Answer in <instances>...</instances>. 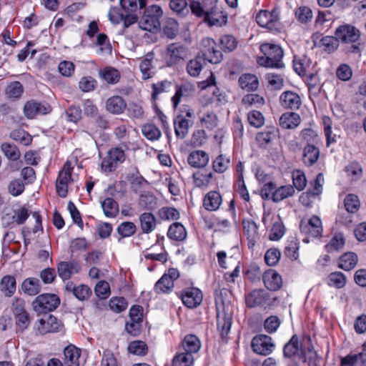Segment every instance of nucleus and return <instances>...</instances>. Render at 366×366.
<instances>
[{
    "label": "nucleus",
    "mask_w": 366,
    "mask_h": 366,
    "mask_svg": "<svg viewBox=\"0 0 366 366\" xmlns=\"http://www.w3.org/2000/svg\"><path fill=\"white\" fill-rule=\"evenodd\" d=\"M27 119H34L38 114H46L50 112V107L36 100L27 101L23 109Z\"/></svg>",
    "instance_id": "obj_12"
},
{
    "label": "nucleus",
    "mask_w": 366,
    "mask_h": 366,
    "mask_svg": "<svg viewBox=\"0 0 366 366\" xmlns=\"http://www.w3.org/2000/svg\"><path fill=\"white\" fill-rule=\"evenodd\" d=\"M300 228L302 233L312 237L321 236L323 231L322 221L320 218L316 215H313L307 221H301Z\"/></svg>",
    "instance_id": "obj_11"
},
{
    "label": "nucleus",
    "mask_w": 366,
    "mask_h": 366,
    "mask_svg": "<svg viewBox=\"0 0 366 366\" xmlns=\"http://www.w3.org/2000/svg\"><path fill=\"white\" fill-rule=\"evenodd\" d=\"M260 51L263 56L258 59L259 65L278 69L284 66V64L282 61L284 53L282 49L279 45L264 43L260 46Z\"/></svg>",
    "instance_id": "obj_2"
},
{
    "label": "nucleus",
    "mask_w": 366,
    "mask_h": 366,
    "mask_svg": "<svg viewBox=\"0 0 366 366\" xmlns=\"http://www.w3.org/2000/svg\"><path fill=\"white\" fill-rule=\"evenodd\" d=\"M164 34L169 39L175 38L179 33V24L173 18H168L166 20L163 28Z\"/></svg>",
    "instance_id": "obj_47"
},
{
    "label": "nucleus",
    "mask_w": 366,
    "mask_h": 366,
    "mask_svg": "<svg viewBox=\"0 0 366 366\" xmlns=\"http://www.w3.org/2000/svg\"><path fill=\"white\" fill-rule=\"evenodd\" d=\"M119 4L124 12L134 13L138 8L145 7L147 0H120Z\"/></svg>",
    "instance_id": "obj_40"
},
{
    "label": "nucleus",
    "mask_w": 366,
    "mask_h": 366,
    "mask_svg": "<svg viewBox=\"0 0 366 366\" xmlns=\"http://www.w3.org/2000/svg\"><path fill=\"white\" fill-rule=\"evenodd\" d=\"M59 304L60 300L57 295L45 293L35 298L32 302V307L36 312L41 314L54 310Z\"/></svg>",
    "instance_id": "obj_6"
},
{
    "label": "nucleus",
    "mask_w": 366,
    "mask_h": 366,
    "mask_svg": "<svg viewBox=\"0 0 366 366\" xmlns=\"http://www.w3.org/2000/svg\"><path fill=\"white\" fill-rule=\"evenodd\" d=\"M251 346L255 353L262 355H268L274 348L272 339L266 335H258L254 337Z\"/></svg>",
    "instance_id": "obj_10"
},
{
    "label": "nucleus",
    "mask_w": 366,
    "mask_h": 366,
    "mask_svg": "<svg viewBox=\"0 0 366 366\" xmlns=\"http://www.w3.org/2000/svg\"><path fill=\"white\" fill-rule=\"evenodd\" d=\"M10 137L12 139L15 140L16 142H19L25 146L29 145L32 141L31 135H29L26 131L21 129L12 131L10 134Z\"/></svg>",
    "instance_id": "obj_52"
},
{
    "label": "nucleus",
    "mask_w": 366,
    "mask_h": 366,
    "mask_svg": "<svg viewBox=\"0 0 366 366\" xmlns=\"http://www.w3.org/2000/svg\"><path fill=\"white\" fill-rule=\"evenodd\" d=\"M167 236L172 240L182 241L187 237V232L182 224L175 222L169 227Z\"/></svg>",
    "instance_id": "obj_35"
},
{
    "label": "nucleus",
    "mask_w": 366,
    "mask_h": 366,
    "mask_svg": "<svg viewBox=\"0 0 366 366\" xmlns=\"http://www.w3.org/2000/svg\"><path fill=\"white\" fill-rule=\"evenodd\" d=\"M299 350V341L296 335H293L290 340L285 345L283 352L287 357H291Z\"/></svg>",
    "instance_id": "obj_62"
},
{
    "label": "nucleus",
    "mask_w": 366,
    "mask_h": 366,
    "mask_svg": "<svg viewBox=\"0 0 366 366\" xmlns=\"http://www.w3.org/2000/svg\"><path fill=\"white\" fill-rule=\"evenodd\" d=\"M244 232L249 239V244L254 245L258 238V227L254 221H243Z\"/></svg>",
    "instance_id": "obj_37"
},
{
    "label": "nucleus",
    "mask_w": 366,
    "mask_h": 366,
    "mask_svg": "<svg viewBox=\"0 0 366 366\" xmlns=\"http://www.w3.org/2000/svg\"><path fill=\"white\" fill-rule=\"evenodd\" d=\"M347 284V277L341 272H334L328 277V285L337 289L343 288Z\"/></svg>",
    "instance_id": "obj_45"
},
{
    "label": "nucleus",
    "mask_w": 366,
    "mask_h": 366,
    "mask_svg": "<svg viewBox=\"0 0 366 366\" xmlns=\"http://www.w3.org/2000/svg\"><path fill=\"white\" fill-rule=\"evenodd\" d=\"M335 36H337V39L342 43L352 44L350 46L345 48L347 53L360 52V44L356 43L360 37V32L355 26L349 24L340 26L337 28Z\"/></svg>",
    "instance_id": "obj_4"
},
{
    "label": "nucleus",
    "mask_w": 366,
    "mask_h": 366,
    "mask_svg": "<svg viewBox=\"0 0 366 366\" xmlns=\"http://www.w3.org/2000/svg\"><path fill=\"white\" fill-rule=\"evenodd\" d=\"M345 244V239L342 233L335 234L330 239V242L326 244L327 252H332L339 251L342 249Z\"/></svg>",
    "instance_id": "obj_46"
},
{
    "label": "nucleus",
    "mask_w": 366,
    "mask_h": 366,
    "mask_svg": "<svg viewBox=\"0 0 366 366\" xmlns=\"http://www.w3.org/2000/svg\"><path fill=\"white\" fill-rule=\"evenodd\" d=\"M312 61L306 55L295 56L293 59V66L295 72L300 76H305L307 70L310 69Z\"/></svg>",
    "instance_id": "obj_28"
},
{
    "label": "nucleus",
    "mask_w": 366,
    "mask_h": 366,
    "mask_svg": "<svg viewBox=\"0 0 366 366\" xmlns=\"http://www.w3.org/2000/svg\"><path fill=\"white\" fill-rule=\"evenodd\" d=\"M320 150L313 144H307L302 152V162L306 166H312L319 159Z\"/></svg>",
    "instance_id": "obj_25"
},
{
    "label": "nucleus",
    "mask_w": 366,
    "mask_h": 366,
    "mask_svg": "<svg viewBox=\"0 0 366 366\" xmlns=\"http://www.w3.org/2000/svg\"><path fill=\"white\" fill-rule=\"evenodd\" d=\"M194 356L178 349L177 353L173 357L172 366H192Z\"/></svg>",
    "instance_id": "obj_36"
},
{
    "label": "nucleus",
    "mask_w": 366,
    "mask_h": 366,
    "mask_svg": "<svg viewBox=\"0 0 366 366\" xmlns=\"http://www.w3.org/2000/svg\"><path fill=\"white\" fill-rule=\"evenodd\" d=\"M81 269L80 264L75 261L61 262L57 265V272L63 280H67L71 276L79 273Z\"/></svg>",
    "instance_id": "obj_14"
},
{
    "label": "nucleus",
    "mask_w": 366,
    "mask_h": 366,
    "mask_svg": "<svg viewBox=\"0 0 366 366\" xmlns=\"http://www.w3.org/2000/svg\"><path fill=\"white\" fill-rule=\"evenodd\" d=\"M222 202L220 194L217 191L209 192L204 197L203 206L208 211L217 210Z\"/></svg>",
    "instance_id": "obj_22"
},
{
    "label": "nucleus",
    "mask_w": 366,
    "mask_h": 366,
    "mask_svg": "<svg viewBox=\"0 0 366 366\" xmlns=\"http://www.w3.org/2000/svg\"><path fill=\"white\" fill-rule=\"evenodd\" d=\"M140 228L143 233L149 234L152 232L157 227V219L151 212H144L139 217Z\"/></svg>",
    "instance_id": "obj_23"
},
{
    "label": "nucleus",
    "mask_w": 366,
    "mask_h": 366,
    "mask_svg": "<svg viewBox=\"0 0 366 366\" xmlns=\"http://www.w3.org/2000/svg\"><path fill=\"white\" fill-rule=\"evenodd\" d=\"M152 98L155 100L158 96L164 92H168L172 87V83L167 80L159 81L152 85Z\"/></svg>",
    "instance_id": "obj_53"
},
{
    "label": "nucleus",
    "mask_w": 366,
    "mask_h": 366,
    "mask_svg": "<svg viewBox=\"0 0 366 366\" xmlns=\"http://www.w3.org/2000/svg\"><path fill=\"white\" fill-rule=\"evenodd\" d=\"M299 242L295 237H292L287 240L285 247V255L291 260H296L299 257Z\"/></svg>",
    "instance_id": "obj_39"
},
{
    "label": "nucleus",
    "mask_w": 366,
    "mask_h": 366,
    "mask_svg": "<svg viewBox=\"0 0 366 366\" xmlns=\"http://www.w3.org/2000/svg\"><path fill=\"white\" fill-rule=\"evenodd\" d=\"M174 124L176 136L184 139L189 132V121L182 115H178L174 120Z\"/></svg>",
    "instance_id": "obj_31"
},
{
    "label": "nucleus",
    "mask_w": 366,
    "mask_h": 366,
    "mask_svg": "<svg viewBox=\"0 0 366 366\" xmlns=\"http://www.w3.org/2000/svg\"><path fill=\"white\" fill-rule=\"evenodd\" d=\"M229 157L220 154L213 161L212 167L216 172L223 173L229 168Z\"/></svg>",
    "instance_id": "obj_51"
},
{
    "label": "nucleus",
    "mask_w": 366,
    "mask_h": 366,
    "mask_svg": "<svg viewBox=\"0 0 366 366\" xmlns=\"http://www.w3.org/2000/svg\"><path fill=\"white\" fill-rule=\"evenodd\" d=\"M155 54L153 51L148 52L139 64V69L142 73V78L144 80L152 78L155 74L154 65L153 64Z\"/></svg>",
    "instance_id": "obj_17"
},
{
    "label": "nucleus",
    "mask_w": 366,
    "mask_h": 366,
    "mask_svg": "<svg viewBox=\"0 0 366 366\" xmlns=\"http://www.w3.org/2000/svg\"><path fill=\"white\" fill-rule=\"evenodd\" d=\"M269 300V293L264 290H254L245 297L246 304L249 307L264 305Z\"/></svg>",
    "instance_id": "obj_15"
},
{
    "label": "nucleus",
    "mask_w": 366,
    "mask_h": 366,
    "mask_svg": "<svg viewBox=\"0 0 366 366\" xmlns=\"http://www.w3.org/2000/svg\"><path fill=\"white\" fill-rule=\"evenodd\" d=\"M128 351L133 355L143 356L147 352V346L143 341H133L129 343Z\"/></svg>",
    "instance_id": "obj_61"
},
{
    "label": "nucleus",
    "mask_w": 366,
    "mask_h": 366,
    "mask_svg": "<svg viewBox=\"0 0 366 366\" xmlns=\"http://www.w3.org/2000/svg\"><path fill=\"white\" fill-rule=\"evenodd\" d=\"M263 281L265 287L271 291L279 290L282 284L281 276L272 269L268 270L264 274Z\"/></svg>",
    "instance_id": "obj_20"
},
{
    "label": "nucleus",
    "mask_w": 366,
    "mask_h": 366,
    "mask_svg": "<svg viewBox=\"0 0 366 366\" xmlns=\"http://www.w3.org/2000/svg\"><path fill=\"white\" fill-rule=\"evenodd\" d=\"M192 13L199 18L203 19L204 21L208 22L210 25H215L219 23V18L222 16L219 9H216L204 1L203 4L199 1H192L189 5Z\"/></svg>",
    "instance_id": "obj_5"
},
{
    "label": "nucleus",
    "mask_w": 366,
    "mask_h": 366,
    "mask_svg": "<svg viewBox=\"0 0 366 366\" xmlns=\"http://www.w3.org/2000/svg\"><path fill=\"white\" fill-rule=\"evenodd\" d=\"M171 9L180 16H185L189 12L188 4L186 0H171Z\"/></svg>",
    "instance_id": "obj_60"
},
{
    "label": "nucleus",
    "mask_w": 366,
    "mask_h": 366,
    "mask_svg": "<svg viewBox=\"0 0 366 366\" xmlns=\"http://www.w3.org/2000/svg\"><path fill=\"white\" fill-rule=\"evenodd\" d=\"M1 149L4 154L11 161H17L21 156L19 150L14 144L3 143Z\"/></svg>",
    "instance_id": "obj_48"
},
{
    "label": "nucleus",
    "mask_w": 366,
    "mask_h": 366,
    "mask_svg": "<svg viewBox=\"0 0 366 366\" xmlns=\"http://www.w3.org/2000/svg\"><path fill=\"white\" fill-rule=\"evenodd\" d=\"M222 49L225 51H232L237 46V41L232 35H224L220 39Z\"/></svg>",
    "instance_id": "obj_64"
},
{
    "label": "nucleus",
    "mask_w": 366,
    "mask_h": 366,
    "mask_svg": "<svg viewBox=\"0 0 366 366\" xmlns=\"http://www.w3.org/2000/svg\"><path fill=\"white\" fill-rule=\"evenodd\" d=\"M217 327L223 340L227 339L233 320V310L229 302L222 299L216 300Z\"/></svg>",
    "instance_id": "obj_1"
},
{
    "label": "nucleus",
    "mask_w": 366,
    "mask_h": 366,
    "mask_svg": "<svg viewBox=\"0 0 366 366\" xmlns=\"http://www.w3.org/2000/svg\"><path fill=\"white\" fill-rule=\"evenodd\" d=\"M117 230L122 237H129L135 234L137 227L132 222H124L118 226Z\"/></svg>",
    "instance_id": "obj_54"
},
{
    "label": "nucleus",
    "mask_w": 366,
    "mask_h": 366,
    "mask_svg": "<svg viewBox=\"0 0 366 366\" xmlns=\"http://www.w3.org/2000/svg\"><path fill=\"white\" fill-rule=\"evenodd\" d=\"M24 93V86L20 81H12L5 89V94L8 99H18Z\"/></svg>",
    "instance_id": "obj_38"
},
{
    "label": "nucleus",
    "mask_w": 366,
    "mask_h": 366,
    "mask_svg": "<svg viewBox=\"0 0 366 366\" xmlns=\"http://www.w3.org/2000/svg\"><path fill=\"white\" fill-rule=\"evenodd\" d=\"M23 292L30 296H34L41 290L40 282L37 278L29 277L24 280L21 284Z\"/></svg>",
    "instance_id": "obj_30"
},
{
    "label": "nucleus",
    "mask_w": 366,
    "mask_h": 366,
    "mask_svg": "<svg viewBox=\"0 0 366 366\" xmlns=\"http://www.w3.org/2000/svg\"><path fill=\"white\" fill-rule=\"evenodd\" d=\"M174 287V282L169 280V277L163 275L155 284L154 290L157 293H165Z\"/></svg>",
    "instance_id": "obj_59"
},
{
    "label": "nucleus",
    "mask_w": 366,
    "mask_h": 366,
    "mask_svg": "<svg viewBox=\"0 0 366 366\" xmlns=\"http://www.w3.org/2000/svg\"><path fill=\"white\" fill-rule=\"evenodd\" d=\"M280 102L282 107L290 109H297L301 105L300 97L291 91L284 92L280 97Z\"/></svg>",
    "instance_id": "obj_18"
},
{
    "label": "nucleus",
    "mask_w": 366,
    "mask_h": 366,
    "mask_svg": "<svg viewBox=\"0 0 366 366\" xmlns=\"http://www.w3.org/2000/svg\"><path fill=\"white\" fill-rule=\"evenodd\" d=\"M124 160L125 154L122 149L119 147L112 148L109 150L107 157L102 162V169L104 172H111Z\"/></svg>",
    "instance_id": "obj_8"
},
{
    "label": "nucleus",
    "mask_w": 366,
    "mask_h": 366,
    "mask_svg": "<svg viewBox=\"0 0 366 366\" xmlns=\"http://www.w3.org/2000/svg\"><path fill=\"white\" fill-rule=\"evenodd\" d=\"M142 16L138 24L141 29L148 31H154L160 27V19L163 15L162 8L156 4L144 7Z\"/></svg>",
    "instance_id": "obj_3"
},
{
    "label": "nucleus",
    "mask_w": 366,
    "mask_h": 366,
    "mask_svg": "<svg viewBox=\"0 0 366 366\" xmlns=\"http://www.w3.org/2000/svg\"><path fill=\"white\" fill-rule=\"evenodd\" d=\"M200 347L201 343L199 338L196 335H189L184 338L178 349L193 355L200 350Z\"/></svg>",
    "instance_id": "obj_19"
},
{
    "label": "nucleus",
    "mask_w": 366,
    "mask_h": 366,
    "mask_svg": "<svg viewBox=\"0 0 366 366\" xmlns=\"http://www.w3.org/2000/svg\"><path fill=\"white\" fill-rule=\"evenodd\" d=\"M101 204L106 217L113 218L118 214L119 205L113 198L107 197L101 202Z\"/></svg>",
    "instance_id": "obj_34"
},
{
    "label": "nucleus",
    "mask_w": 366,
    "mask_h": 366,
    "mask_svg": "<svg viewBox=\"0 0 366 366\" xmlns=\"http://www.w3.org/2000/svg\"><path fill=\"white\" fill-rule=\"evenodd\" d=\"M247 120L249 124L255 128H259L264 124V116L260 112L257 110H253L248 113Z\"/></svg>",
    "instance_id": "obj_63"
},
{
    "label": "nucleus",
    "mask_w": 366,
    "mask_h": 366,
    "mask_svg": "<svg viewBox=\"0 0 366 366\" xmlns=\"http://www.w3.org/2000/svg\"><path fill=\"white\" fill-rule=\"evenodd\" d=\"M280 125L286 129H293L297 127L300 122V116L295 112H285L280 118Z\"/></svg>",
    "instance_id": "obj_24"
},
{
    "label": "nucleus",
    "mask_w": 366,
    "mask_h": 366,
    "mask_svg": "<svg viewBox=\"0 0 366 366\" xmlns=\"http://www.w3.org/2000/svg\"><path fill=\"white\" fill-rule=\"evenodd\" d=\"M106 108L110 113L119 114L124 111L126 103L122 97L113 96L107 99Z\"/></svg>",
    "instance_id": "obj_27"
},
{
    "label": "nucleus",
    "mask_w": 366,
    "mask_h": 366,
    "mask_svg": "<svg viewBox=\"0 0 366 366\" xmlns=\"http://www.w3.org/2000/svg\"><path fill=\"white\" fill-rule=\"evenodd\" d=\"M79 89L83 92H90L97 87V81L90 76H83L79 81Z\"/></svg>",
    "instance_id": "obj_50"
},
{
    "label": "nucleus",
    "mask_w": 366,
    "mask_h": 366,
    "mask_svg": "<svg viewBox=\"0 0 366 366\" xmlns=\"http://www.w3.org/2000/svg\"><path fill=\"white\" fill-rule=\"evenodd\" d=\"M187 48L179 43L169 44L166 49L165 59L167 64L172 66L187 58Z\"/></svg>",
    "instance_id": "obj_7"
},
{
    "label": "nucleus",
    "mask_w": 366,
    "mask_h": 366,
    "mask_svg": "<svg viewBox=\"0 0 366 366\" xmlns=\"http://www.w3.org/2000/svg\"><path fill=\"white\" fill-rule=\"evenodd\" d=\"M242 104L245 107L252 106H262L264 104V99L257 94H249L245 95L242 99Z\"/></svg>",
    "instance_id": "obj_56"
},
{
    "label": "nucleus",
    "mask_w": 366,
    "mask_h": 366,
    "mask_svg": "<svg viewBox=\"0 0 366 366\" xmlns=\"http://www.w3.org/2000/svg\"><path fill=\"white\" fill-rule=\"evenodd\" d=\"M344 203L345 209L349 213H355L358 211L360 206L357 196L352 194L346 196Z\"/></svg>",
    "instance_id": "obj_57"
},
{
    "label": "nucleus",
    "mask_w": 366,
    "mask_h": 366,
    "mask_svg": "<svg viewBox=\"0 0 366 366\" xmlns=\"http://www.w3.org/2000/svg\"><path fill=\"white\" fill-rule=\"evenodd\" d=\"M204 64V59L202 56L198 55L187 63V71L190 76L197 77L199 75Z\"/></svg>",
    "instance_id": "obj_32"
},
{
    "label": "nucleus",
    "mask_w": 366,
    "mask_h": 366,
    "mask_svg": "<svg viewBox=\"0 0 366 366\" xmlns=\"http://www.w3.org/2000/svg\"><path fill=\"white\" fill-rule=\"evenodd\" d=\"M143 135L149 140H157L161 137V132L159 128L153 124H147L142 127Z\"/></svg>",
    "instance_id": "obj_49"
},
{
    "label": "nucleus",
    "mask_w": 366,
    "mask_h": 366,
    "mask_svg": "<svg viewBox=\"0 0 366 366\" xmlns=\"http://www.w3.org/2000/svg\"><path fill=\"white\" fill-rule=\"evenodd\" d=\"M358 257L355 252H345L339 258L338 267L345 271H350L356 267Z\"/></svg>",
    "instance_id": "obj_26"
},
{
    "label": "nucleus",
    "mask_w": 366,
    "mask_h": 366,
    "mask_svg": "<svg viewBox=\"0 0 366 366\" xmlns=\"http://www.w3.org/2000/svg\"><path fill=\"white\" fill-rule=\"evenodd\" d=\"M16 280L13 276L7 275L1 279L0 289L6 296H11L16 291Z\"/></svg>",
    "instance_id": "obj_41"
},
{
    "label": "nucleus",
    "mask_w": 366,
    "mask_h": 366,
    "mask_svg": "<svg viewBox=\"0 0 366 366\" xmlns=\"http://www.w3.org/2000/svg\"><path fill=\"white\" fill-rule=\"evenodd\" d=\"M209 161V154L203 150H194L189 153L187 163L189 166L197 169L205 167Z\"/></svg>",
    "instance_id": "obj_16"
},
{
    "label": "nucleus",
    "mask_w": 366,
    "mask_h": 366,
    "mask_svg": "<svg viewBox=\"0 0 366 366\" xmlns=\"http://www.w3.org/2000/svg\"><path fill=\"white\" fill-rule=\"evenodd\" d=\"M202 57L212 64L219 63L222 58V52L216 49L215 41L211 38L203 39L201 41Z\"/></svg>",
    "instance_id": "obj_9"
},
{
    "label": "nucleus",
    "mask_w": 366,
    "mask_h": 366,
    "mask_svg": "<svg viewBox=\"0 0 366 366\" xmlns=\"http://www.w3.org/2000/svg\"><path fill=\"white\" fill-rule=\"evenodd\" d=\"M276 132L277 130L274 127H267L263 132H258L256 139L260 144H267L275 137Z\"/></svg>",
    "instance_id": "obj_55"
},
{
    "label": "nucleus",
    "mask_w": 366,
    "mask_h": 366,
    "mask_svg": "<svg viewBox=\"0 0 366 366\" xmlns=\"http://www.w3.org/2000/svg\"><path fill=\"white\" fill-rule=\"evenodd\" d=\"M99 76L103 80L111 84L117 83L120 79L119 71L112 67H107L101 70Z\"/></svg>",
    "instance_id": "obj_42"
},
{
    "label": "nucleus",
    "mask_w": 366,
    "mask_h": 366,
    "mask_svg": "<svg viewBox=\"0 0 366 366\" xmlns=\"http://www.w3.org/2000/svg\"><path fill=\"white\" fill-rule=\"evenodd\" d=\"M295 189L291 185L282 186L272 193V200L279 202L294 194Z\"/></svg>",
    "instance_id": "obj_43"
},
{
    "label": "nucleus",
    "mask_w": 366,
    "mask_h": 366,
    "mask_svg": "<svg viewBox=\"0 0 366 366\" xmlns=\"http://www.w3.org/2000/svg\"><path fill=\"white\" fill-rule=\"evenodd\" d=\"M66 290L71 291L74 295L79 300L84 301L91 296V289L85 285H80L76 287L72 285V284H68L66 287Z\"/></svg>",
    "instance_id": "obj_33"
},
{
    "label": "nucleus",
    "mask_w": 366,
    "mask_h": 366,
    "mask_svg": "<svg viewBox=\"0 0 366 366\" xmlns=\"http://www.w3.org/2000/svg\"><path fill=\"white\" fill-rule=\"evenodd\" d=\"M181 298L185 306L189 308H194L201 304L203 295L198 288L192 287L183 291Z\"/></svg>",
    "instance_id": "obj_13"
},
{
    "label": "nucleus",
    "mask_w": 366,
    "mask_h": 366,
    "mask_svg": "<svg viewBox=\"0 0 366 366\" xmlns=\"http://www.w3.org/2000/svg\"><path fill=\"white\" fill-rule=\"evenodd\" d=\"M239 86L246 91H254L259 86L257 77L252 74H244L239 78Z\"/></svg>",
    "instance_id": "obj_29"
},
{
    "label": "nucleus",
    "mask_w": 366,
    "mask_h": 366,
    "mask_svg": "<svg viewBox=\"0 0 366 366\" xmlns=\"http://www.w3.org/2000/svg\"><path fill=\"white\" fill-rule=\"evenodd\" d=\"M256 21L260 26L270 29L273 26L274 16L270 12L262 10L257 14Z\"/></svg>",
    "instance_id": "obj_44"
},
{
    "label": "nucleus",
    "mask_w": 366,
    "mask_h": 366,
    "mask_svg": "<svg viewBox=\"0 0 366 366\" xmlns=\"http://www.w3.org/2000/svg\"><path fill=\"white\" fill-rule=\"evenodd\" d=\"M64 364L66 366H79L81 350L73 345H69L64 350Z\"/></svg>",
    "instance_id": "obj_21"
},
{
    "label": "nucleus",
    "mask_w": 366,
    "mask_h": 366,
    "mask_svg": "<svg viewBox=\"0 0 366 366\" xmlns=\"http://www.w3.org/2000/svg\"><path fill=\"white\" fill-rule=\"evenodd\" d=\"M338 46L339 40L337 39V36L333 37L327 36L323 37L320 41V46L328 53L335 51Z\"/></svg>",
    "instance_id": "obj_58"
}]
</instances>
